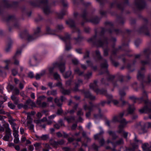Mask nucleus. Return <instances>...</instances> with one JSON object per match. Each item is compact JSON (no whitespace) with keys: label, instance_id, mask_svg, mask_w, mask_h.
<instances>
[{"label":"nucleus","instance_id":"obj_1","mask_svg":"<svg viewBox=\"0 0 151 151\" xmlns=\"http://www.w3.org/2000/svg\"><path fill=\"white\" fill-rule=\"evenodd\" d=\"M97 82L94 81L93 83H91L90 85V87L91 89H93L97 94H104L106 96L108 100L107 104H109L111 102H112L114 105L117 106L119 104V101L116 99H113L112 96L110 94H108L106 93V91L105 90H99L97 88Z\"/></svg>","mask_w":151,"mask_h":151},{"label":"nucleus","instance_id":"obj_2","mask_svg":"<svg viewBox=\"0 0 151 151\" xmlns=\"http://www.w3.org/2000/svg\"><path fill=\"white\" fill-rule=\"evenodd\" d=\"M18 58L15 57L13 58L12 56L11 59H6L2 62V63L0 65V76L4 77L6 76V73L5 71L9 70V65L12 63V60L14 61V64L15 65H19V61L17 59Z\"/></svg>","mask_w":151,"mask_h":151},{"label":"nucleus","instance_id":"obj_3","mask_svg":"<svg viewBox=\"0 0 151 151\" xmlns=\"http://www.w3.org/2000/svg\"><path fill=\"white\" fill-rule=\"evenodd\" d=\"M108 133L110 136L107 141V142L108 143H111L113 145L115 144L119 145L123 143V141L122 139H120L117 142H115V140L117 137L115 132L111 131H109L108 132Z\"/></svg>","mask_w":151,"mask_h":151},{"label":"nucleus","instance_id":"obj_4","mask_svg":"<svg viewBox=\"0 0 151 151\" xmlns=\"http://www.w3.org/2000/svg\"><path fill=\"white\" fill-rule=\"evenodd\" d=\"M65 64L61 62H56L53 64L52 67H51L49 68V71L50 73H52L54 70L56 68H58L62 73H63L65 70Z\"/></svg>","mask_w":151,"mask_h":151},{"label":"nucleus","instance_id":"obj_5","mask_svg":"<svg viewBox=\"0 0 151 151\" xmlns=\"http://www.w3.org/2000/svg\"><path fill=\"white\" fill-rule=\"evenodd\" d=\"M34 34L32 35H30L28 33H26L24 35L25 37L28 41H32L39 36V34L41 32L40 27H37L34 29Z\"/></svg>","mask_w":151,"mask_h":151},{"label":"nucleus","instance_id":"obj_6","mask_svg":"<svg viewBox=\"0 0 151 151\" xmlns=\"http://www.w3.org/2000/svg\"><path fill=\"white\" fill-rule=\"evenodd\" d=\"M128 122H127L126 121L125 119L123 118L120 121V124L118 127L119 130L118 132L119 133H122L124 137L125 138H127V136L128 133L126 132H125L123 130V128L124 126L126 125V124Z\"/></svg>","mask_w":151,"mask_h":151},{"label":"nucleus","instance_id":"obj_7","mask_svg":"<svg viewBox=\"0 0 151 151\" xmlns=\"http://www.w3.org/2000/svg\"><path fill=\"white\" fill-rule=\"evenodd\" d=\"M124 115H125V111L121 113L118 116H114L112 121L109 122L108 120L106 121L105 124L107 125L109 127L110 126V124H111L113 122H120V121L123 119L122 117Z\"/></svg>","mask_w":151,"mask_h":151},{"label":"nucleus","instance_id":"obj_8","mask_svg":"<svg viewBox=\"0 0 151 151\" xmlns=\"http://www.w3.org/2000/svg\"><path fill=\"white\" fill-rule=\"evenodd\" d=\"M58 37L62 40L66 42V45L65 47V50H69L71 48V47L70 45L69 41L70 38V35L67 33L65 34V37H61L60 36H58Z\"/></svg>","mask_w":151,"mask_h":151},{"label":"nucleus","instance_id":"obj_9","mask_svg":"<svg viewBox=\"0 0 151 151\" xmlns=\"http://www.w3.org/2000/svg\"><path fill=\"white\" fill-rule=\"evenodd\" d=\"M40 6L42 7L44 12L46 14H48L50 12V7L47 4V0H42L40 3Z\"/></svg>","mask_w":151,"mask_h":151},{"label":"nucleus","instance_id":"obj_10","mask_svg":"<svg viewBox=\"0 0 151 151\" xmlns=\"http://www.w3.org/2000/svg\"><path fill=\"white\" fill-rule=\"evenodd\" d=\"M90 106H88L86 105H85L84 106V108L85 110H88L89 111L86 114V116L87 118H88L90 116L91 114L90 111L93 110V107L95 106L91 103H90Z\"/></svg>","mask_w":151,"mask_h":151},{"label":"nucleus","instance_id":"obj_11","mask_svg":"<svg viewBox=\"0 0 151 151\" xmlns=\"http://www.w3.org/2000/svg\"><path fill=\"white\" fill-rule=\"evenodd\" d=\"M9 122L10 124L11 125L13 131H16V130L18 129L19 127L17 126V124L15 123L14 120L10 119L9 120Z\"/></svg>","mask_w":151,"mask_h":151},{"label":"nucleus","instance_id":"obj_12","mask_svg":"<svg viewBox=\"0 0 151 151\" xmlns=\"http://www.w3.org/2000/svg\"><path fill=\"white\" fill-rule=\"evenodd\" d=\"M139 111L140 113H146L148 111L151 112V109H149L148 107L147 106L139 109ZM149 119H151V114L149 115Z\"/></svg>","mask_w":151,"mask_h":151},{"label":"nucleus","instance_id":"obj_13","mask_svg":"<svg viewBox=\"0 0 151 151\" xmlns=\"http://www.w3.org/2000/svg\"><path fill=\"white\" fill-rule=\"evenodd\" d=\"M56 86L62 89V92L65 94H68L70 93V91L68 90H64L62 86V84L61 82H59L56 84Z\"/></svg>","mask_w":151,"mask_h":151},{"label":"nucleus","instance_id":"obj_14","mask_svg":"<svg viewBox=\"0 0 151 151\" xmlns=\"http://www.w3.org/2000/svg\"><path fill=\"white\" fill-rule=\"evenodd\" d=\"M142 147L145 151H151V145H149L148 143L143 144Z\"/></svg>","mask_w":151,"mask_h":151},{"label":"nucleus","instance_id":"obj_15","mask_svg":"<svg viewBox=\"0 0 151 151\" xmlns=\"http://www.w3.org/2000/svg\"><path fill=\"white\" fill-rule=\"evenodd\" d=\"M62 126H64V123L62 120H60L58 122V123H56L54 125V127L57 129H59L60 127Z\"/></svg>","mask_w":151,"mask_h":151},{"label":"nucleus","instance_id":"obj_16","mask_svg":"<svg viewBox=\"0 0 151 151\" xmlns=\"http://www.w3.org/2000/svg\"><path fill=\"white\" fill-rule=\"evenodd\" d=\"M107 43V40L104 38L103 40H99L97 42V44L98 46H103V45H106Z\"/></svg>","mask_w":151,"mask_h":151},{"label":"nucleus","instance_id":"obj_17","mask_svg":"<svg viewBox=\"0 0 151 151\" xmlns=\"http://www.w3.org/2000/svg\"><path fill=\"white\" fill-rule=\"evenodd\" d=\"M37 60V58L35 57H32L29 60L28 62V63L30 66H33L36 63V61Z\"/></svg>","mask_w":151,"mask_h":151},{"label":"nucleus","instance_id":"obj_18","mask_svg":"<svg viewBox=\"0 0 151 151\" xmlns=\"http://www.w3.org/2000/svg\"><path fill=\"white\" fill-rule=\"evenodd\" d=\"M37 104L40 107L45 108V107L48 105V104L47 103L45 102H41L39 100H37Z\"/></svg>","mask_w":151,"mask_h":151},{"label":"nucleus","instance_id":"obj_19","mask_svg":"<svg viewBox=\"0 0 151 151\" xmlns=\"http://www.w3.org/2000/svg\"><path fill=\"white\" fill-rule=\"evenodd\" d=\"M134 142L136 144H133L132 145V146L134 148H137L138 146V144L142 143V141L141 140H139L137 139V137L135 136L134 138Z\"/></svg>","mask_w":151,"mask_h":151},{"label":"nucleus","instance_id":"obj_20","mask_svg":"<svg viewBox=\"0 0 151 151\" xmlns=\"http://www.w3.org/2000/svg\"><path fill=\"white\" fill-rule=\"evenodd\" d=\"M19 107H23L25 109H27L30 108L31 105H30L29 102H27V101L26 104L24 105L22 104H19L18 105Z\"/></svg>","mask_w":151,"mask_h":151},{"label":"nucleus","instance_id":"obj_21","mask_svg":"<svg viewBox=\"0 0 151 151\" xmlns=\"http://www.w3.org/2000/svg\"><path fill=\"white\" fill-rule=\"evenodd\" d=\"M12 43L13 42L11 40L10 42H9L6 46L5 48V51L6 52H8L10 51Z\"/></svg>","mask_w":151,"mask_h":151},{"label":"nucleus","instance_id":"obj_22","mask_svg":"<svg viewBox=\"0 0 151 151\" xmlns=\"http://www.w3.org/2000/svg\"><path fill=\"white\" fill-rule=\"evenodd\" d=\"M67 11L65 9L62 10L60 13L57 14V17L59 19H62L63 15L66 14Z\"/></svg>","mask_w":151,"mask_h":151},{"label":"nucleus","instance_id":"obj_23","mask_svg":"<svg viewBox=\"0 0 151 151\" xmlns=\"http://www.w3.org/2000/svg\"><path fill=\"white\" fill-rule=\"evenodd\" d=\"M66 23L68 24L71 28H75L76 29H77L75 27V24L73 20L72 19H69L66 21Z\"/></svg>","mask_w":151,"mask_h":151},{"label":"nucleus","instance_id":"obj_24","mask_svg":"<svg viewBox=\"0 0 151 151\" xmlns=\"http://www.w3.org/2000/svg\"><path fill=\"white\" fill-rule=\"evenodd\" d=\"M11 99L14 101L15 104H18L19 101V99L18 97L14 95H12L11 96Z\"/></svg>","mask_w":151,"mask_h":151},{"label":"nucleus","instance_id":"obj_25","mask_svg":"<svg viewBox=\"0 0 151 151\" xmlns=\"http://www.w3.org/2000/svg\"><path fill=\"white\" fill-rule=\"evenodd\" d=\"M85 96L86 97L88 98L91 100H94L95 99V97L91 95L89 92L86 93Z\"/></svg>","mask_w":151,"mask_h":151},{"label":"nucleus","instance_id":"obj_26","mask_svg":"<svg viewBox=\"0 0 151 151\" xmlns=\"http://www.w3.org/2000/svg\"><path fill=\"white\" fill-rule=\"evenodd\" d=\"M64 119L67 120L68 123L72 122L75 120L74 117H65Z\"/></svg>","mask_w":151,"mask_h":151},{"label":"nucleus","instance_id":"obj_27","mask_svg":"<svg viewBox=\"0 0 151 151\" xmlns=\"http://www.w3.org/2000/svg\"><path fill=\"white\" fill-rule=\"evenodd\" d=\"M135 110V108L133 105H129L128 111L129 113H132Z\"/></svg>","mask_w":151,"mask_h":151},{"label":"nucleus","instance_id":"obj_28","mask_svg":"<svg viewBox=\"0 0 151 151\" xmlns=\"http://www.w3.org/2000/svg\"><path fill=\"white\" fill-rule=\"evenodd\" d=\"M65 98L63 96H62V97H61V98L60 99H58L57 98H55L54 101H55V103H56V104H57L58 106H60L61 105V104H59L58 103V102L60 101H64L65 100Z\"/></svg>","mask_w":151,"mask_h":151},{"label":"nucleus","instance_id":"obj_29","mask_svg":"<svg viewBox=\"0 0 151 151\" xmlns=\"http://www.w3.org/2000/svg\"><path fill=\"white\" fill-rule=\"evenodd\" d=\"M39 137L40 140H46L49 138V135L48 134L42 135Z\"/></svg>","mask_w":151,"mask_h":151},{"label":"nucleus","instance_id":"obj_30","mask_svg":"<svg viewBox=\"0 0 151 151\" xmlns=\"http://www.w3.org/2000/svg\"><path fill=\"white\" fill-rule=\"evenodd\" d=\"M95 53L96 56V57L95 58V59H96V58L97 60H100L101 59V57L100 55L99 52L98 50H97L96 51Z\"/></svg>","mask_w":151,"mask_h":151},{"label":"nucleus","instance_id":"obj_31","mask_svg":"<svg viewBox=\"0 0 151 151\" xmlns=\"http://www.w3.org/2000/svg\"><path fill=\"white\" fill-rule=\"evenodd\" d=\"M100 129H101V131H100V133L99 134H97L96 135H95L94 136V137L95 139H98L100 137L101 134L104 133V132L103 131V130L100 127Z\"/></svg>","mask_w":151,"mask_h":151},{"label":"nucleus","instance_id":"obj_32","mask_svg":"<svg viewBox=\"0 0 151 151\" xmlns=\"http://www.w3.org/2000/svg\"><path fill=\"white\" fill-rule=\"evenodd\" d=\"M27 126L30 130L32 132H34V126L33 124L28 122Z\"/></svg>","mask_w":151,"mask_h":151},{"label":"nucleus","instance_id":"obj_33","mask_svg":"<svg viewBox=\"0 0 151 151\" xmlns=\"http://www.w3.org/2000/svg\"><path fill=\"white\" fill-rule=\"evenodd\" d=\"M46 30L47 34L52 35L54 34L53 33L55 30H51L49 27H47Z\"/></svg>","mask_w":151,"mask_h":151},{"label":"nucleus","instance_id":"obj_34","mask_svg":"<svg viewBox=\"0 0 151 151\" xmlns=\"http://www.w3.org/2000/svg\"><path fill=\"white\" fill-rule=\"evenodd\" d=\"M71 72L70 71L67 72L65 74H63V76L64 78H68L71 74Z\"/></svg>","mask_w":151,"mask_h":151},{"label":"nucleus","instance_id":"obj_35","mask_svg":"<svg viewBox=\"0 0 151 151\" xmlns=\"http://www.w3.org/2000/svg\"><path fill=\"white\" fill-rule=\"evenodd\" d=\"M53 76L55 80H57L58 81L60 80V75L57 73H55L53 75Z\"/></svg>","mask_w":151,"mask_h":151},{"label":"nucleus","instance_id":"obj_36","mask_svg":"<svg viewBox=\"0 0 151 151\" xmlns=\"http://www.w3.org/2000/svg\"><path fill=\"white\" fill-rule=\"evenodd\" d=\"M21 53V51H17L15 55L13 56V58H15V57L19 58L20 55Z\"/></svg>","mask_w":151,"mask_h":151},{"label":"nucleus","instance_id":"obj_37","mask_svg":"<svg viewBox=\"0 0 151 151\" xmlns=\"http://www.w3.org/2000/svg\"><path fill=\"white\" fill-rule=\"evenodd\" d=\"M7 96H4L3 97L2 96H0V102L1 101V104H2L3 102L6 101L7 99Z\"/></svg>","mask_w":151,"mask_h":151},{"label":"nucleus","instance_id":"obj_38","mask_svg":"<svg viewBox=\"0 0 151 151\" xmlns=\"http://www.w3.org/2000/svg\"><path fill=\"white\" fill-rule=\"evenodd\" d=\"M64 27L63 25L61 24H59L57 25L56 27V31H58L59 30H60L63 29Z\"/></svg>","mask_w":151,"mask_h":151},{"label":"nucleus","instance_id":"obj_39","mask_svg":"<svg viewBox=\"0 0 151 151\" xmlns=\"http://www.w3.org/2000/svg\"><path fill=\"white\" fill-rule=\"evenodd\" d=\"M35 149L38 150L41 148V144L39 143H36L34 144Z\"/></svg>","mask_w":151,"mask_h":151},{"label":"nucleus","instance_id":"obj_40","mask_svg":"<svg viewBox=\"0 0 151 151\" xmlns=\"http://www.w3.org/2000/svg\"><path fill=\"white\" fill-rule=\"evenodd\" d=\"M27 102H29L30 103V105H31V106L32 107H35V103L33 101H32L30 99H29L27 100Z\"/></svg>","mask_w":151,"mask_h":151},{"label":"nucleus","instance_id":"obj_41","mask_svg":"<svg viewBox=\"0 0 151 151\" xmlns=\"http://www.w3.org/2000/svg\"><path fill=\"white\" fill-rule=\"evenodd\" d=\"M78 106V105L77 104H76L73 107V109L72 110H70L69 112L70 113V114H73L75 110H76L77 107Z\"/></svg>","mask_w":151,"mask_h":151},{"label":"nucleus","instance_id":"obj_42","mask_svg":"<svg viewBox=\"0 0 151 151\" xmlns=\"http://www.w3.org/2000/svg\"><path fill=\"white\" fill-rule=\"evenodd\" d=\"M129 98L132 100L134 103L136 102V101H139V99H137L134 96H130Z\"/></svg>","mask_w":151,"mask_h":151},{"label":"nucleus","instance_id":"obj_43","mask_svg":"<svg viewBox=\"0 0 151 151\" xmlns=\"http://www.w3.org/2000/svg\"><path fill=\"white\" fill-rule=\"evenodd\" d=\"M137 78L139 80L142 79L143 77V75L141 74L140 71H139L137 76Z\"/></svg>","mask_w":151,"mask_h":151},{"label":"nucleus","instance_id":"obj_44","mask_svg":"<svg viewBox=\"0 0 151 151\" xmlns=\"http://www.w3.org/2000/svg\"><path fill=\"white\" fill-rule=\"evenodd\" d=\"M104 63L101 65V66L102 68H106L108 66L107 63L105 60H104Z\"/></svg>","mask_w":151,"mask_h":151},{"label":"nucleus","instance_id":"obj_45","mask_svg":"<svg viewBox=\"0 0 151 151\" xmlns=\"http://www.w3.org/2000/svg\"><path fill=\"white\" fill-rule=\"evenodd\" d=\"M107 104V101H103L101 102L98 105V106H96V107H98V106H103L105 104Z\"/></svg>","mask_w":151,"mask_h":151},{"label":"nucleus","instance_id":"obj_46","mask_svg":"<svg viewBox=\"0 0 151 151\" xmlns=\"http://www.w3.org/2000/svg\"><path fill=\"white\" fill-rule=\"evenodd\" d=\"M51 144L53 146V147H56L59 145L58 144V142H55V141H53L51 143Z\"/></svg>","mask_w":151,"mask_h":151},{"label":"nucleus","instance_id":"obj_47","mask_svg":"<svg viewBox=\"0 0 151 151\" xmlns=\"http://www.w3.org/2000/svg\"><path fill=\"white\" fill-rule=\"evenodd\" d=\"M8 106L9 107L12 109H14L15 107V105L12 103L9 102L8 103Z\"/></svg>","mask_w":151,"mask_h":151},{"label":"nucleus","instance_id":"obj_48","mask_svg":"<svg viewBox=\"0 0 151 151\" xmlns=\"http://www.w3.org/2000/svg\"><path fill=\"white\" fill-rule=\"evenodd\" d=\"M12 74L14 76L16 75L18 73L17 69H15V68H13V69H12Z\"/></svg>","mask_w":151,"mask_h":151},{"label":"nucleus","instance_id":"obj_49","mask_svg":"<svg viewBox=\"0 0 151 151\" xmlns=\"http://www.w3.org/2000/svg\"><path fill=\"white\" fill-rule=\"evenodd\" d=\"M13 93L15 95H18L19 93V91L17 88H15L13 90Z\"/></svg>","mask_w":151,"mask_h":151},{"label":"nucleus","instance_id":"obj_50","mask_svg":"<svg viewBox=\"0 0 151 151\" xmlns=\"http://www.w3.org/2000/svg\"><path fill=\"white\" fill-rule=\"evenodd\" d=\"M46 98V97L44 96H39L37 100H39L41 101L44 100Z\"/></svg>","mask_w":151,"mask_h":151},{"label":"nucleus","instance_id":"obj_51","mask_svg":"<svg viewBox=\"0 0 151 151\" xmlns=\"http://www.w3.org/2000/svg\"><path fill=\"white\" fill-rule=\"evenodd\" d=\"M10 136L9 135H6L3 137V139L5 141H8Z\"/></svg>","mask_w":151,"mask_h":151},{"label":"nucleus","instance_id":"obj_52","mask_svg":"<svg viewBox=\"0 0 151 151\" xmlns=\"http://www.w3.org/2000/svg\"><path fill=\"white\" fill-rule=\"evenodd\" d=\"M90 21L96 24L98 22V19L97 18H96L91 20Z\"/></svg>","mask_w":151,"mask_h":151},{"label":"nucleus","instance_id":"obj_53","mask_svg":"<svg viewBox=\"0 0 151 151\" xmlns=\"http://www.w3.org/2000/svg\"><path fill=\"white\" fill-rule=\"evenodd\" d=\"M17 130H16V131H13L14 133L13 134V136L14 138L18 137V134L17 133Z\"/></svg>","mask_w":151,"mask_h":151},{"label":"nucleus","instance_id":"obj_54","mask_svg":"<svg viewBox=\"0 0 151 151\" xmlns=\"http://www.w3.org/2000/svg\"><path fill=\"white\" fill-rule=\"evenodd\" d=\"M75 72L76 73H77L80 75H81L83 73L80 72L78 68H77L76 69H75Z\"/></svg>","mask_w":151,"mask_h":151},{"label":"nucleus","instance_id":"obj_55","mask_svg":"<svg viewBox=\"0 0 151 151\" xmlns=\"http://www.w3.org/2000/svg\"><path fill=\"white\" fill-rule=\"evenodd\" d=\"M119 95H120V96L121 97L125 96L126 95V93H125V92H124L123 91H119Z\"/></svg>","mask_w":151,"mask_h":151},{"label":"nucleus","instance_id":"obj_56","mask_svg":"<svg viewBox=\"0 0 151 151\" xmlns=\"http://www.w3.org/2000/svg\"><path fill=\"white\" fill-rule=\"evenodd\" d=\"M42 116V114L41 112H38L36 114L37 117L39 118H40Z\"/></svg>","mask_w":151,"mask_h":151},{"label":"nucleus","instance_id":"obj_57","mask_svg":"<svg viewBox=\"0 0 151 151\" xmlns=\"http://www.w3.org/2000/svg\"><path fill=\"white\" fill-rule=\"evenodd\" d=\"M83 112L82 111V110L81 109L79 110L77 112V115L79 116H81L83 115Z\"/></svg>","mask_w":151,"mask_h":151},{"label":"nucleus","instance_id":"obj_58","mask_svg":"<svg viewBox=\"0 0 151 151\" xmlns=\"http://www.w3.org/2000/svg\"><path fill=\"white\" fill-rule=\"evenodd\" d=\"M82 84V81L81 80H78V83H76V86H78Z\"/></svg>","mask_w":151,"mask_h":151},{"label":"nucleus","instance_id":"obj_59","mask_svg":"<svg viewBox=\"0 0 151 151\" xmlns=\"http://www.w3.org/2000/svg\"><path fill=\"white\" fill-rule=\"evenodd\" d=\"M28 76L30 78H32L34 77V75L33 73L32 72H30L28 74Z\"/></svg>","mask_w":151,"mask_h":151},{"label":"nucleus","instance_id":"obj_60","mask_svg":"<svg viewBox=\"0 0 151 151\" xmlns=\"http://www.w3.org/2000/svg\"><path fill=\"white\" fill-rule=\"evenodd\" d=\"M72 62L75 65L77 64L78 63V60L76 58L72 60Z\"/></svg>","mask_w":151,"mask_h":151},{"label":"nucleus","instance_id":"obj_61","mask_svg":"<svg viewBox=\"0 0 151 151\" xmlns=\"http://www.w3.org/2000/svg\"><path fill=\"white\" fill-rule=\"evenodd\" d=\"M92 73H89L86 75L85 76V78H89L91 76Z\"/></svg>","mask_w":151,"mask_h":151},{"label":"nucleus","instance_id":"obj_62","mask_svg":"<svg viewBox=\"0 0 151 151\" xmlns=\"http://www.w3.org/2000/svg\"><path fill=\"white\" fill-rule=\"evenodd\" d=\"M57 94V91L55 90H52L51 91V95L55 96Z\"/></svg>","mask_w":151,"mask_h":151},{"label":"nucleus","instance_id":"obj_63","mask_svg":"<svg viewBox=\"0 0 151 151\" xmlns=\"http://www.w3.org/2000/svg\"><path fill=\"white\" fill-rule=\"evenodd\" d=\"M41 76L40 74H37L35 76V78L37 80H39Z\"/></svg>","mask_w":151,"mask_h":151},{"label":"nucleus","instance_id":"obj_64","mask_svg":"<svg viewBox=\"0 0 151 151\" xmlns=\"http://www.w3.org/2000/svg\"><path fill=\"white\" fill-rule=\"evenodd\" d=\"M58 144L59 145H62L64 142V141L63 140V139H62V140H59V141H58Z\"/></svg>","mask_w":151,"mask_h":151}]
</instances>
